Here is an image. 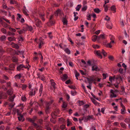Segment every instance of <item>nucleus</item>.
I'll use <instances>...</instances> for the list:
<instances>
[{
  "mask_svg": "<svg viewBox=\"0 0 130 130\" xmlns=\"http://www.w3.org/2000/svg\"><path fill=\"white\" fill-rule=\"evenodd\" d=\"M91 14H88L87 15V20H91Z\"/></svg>",
  "mask_w": 130,
  "mask_h": 130,
  "instance_id": "39",
  "label": "nucleus"
},
{
  "mask_svg": "<svg viewBox=\"0 0 130 130\" xmlns=\"http://www.w3.org/2000/svg\"><path fill=\"white\" fill-rule=\"evenodd\" d=\"M6 37L5 36H2L1 38V40L2 41H4L6 39Z\"/></svg>",
  "mask_w": 130,
  "mask_h": 130,
  "instance_id": "52",
  "label": "nucleus"
},
{
  "mask_svg": "<svg viewBox=\"0 0 130 130\" xmlns=\"http://www.w3.org/2000/svg\"><path fill=\"white\" fill-rule=\"evenodd\" d=\"M35 22L36 25L38 27L40 26L41 24V22L37 18H35Z\"/></svg>",
  "mask_w": 130,
  "mask_h": 130,
  "instance_id": "1",
  "label": "nucleus"
},
{
  "mask_svg": "<svg viewBox=\"0 0 130 130\" xmlns=\"http://www.w3.org/2000/svg\"><path fill=\"white\" fill-rule=\"evenodd\" d=\"M21 77V75L20 74L16 75L15 76V78L17 79H19Z\"/></svg>",
  "mask_w": 130,
  "mask_h": 130,
  "instance_id": "25",
  "label": "nucleus"
},
{
  "mask_svg": "<svg viewBox=\"0 0 130 130\" xmlns=\"http://www.w3.org/2000/svg\"><path fill=\"white\" fill-rule=\"evenodd\" d=\"M65 52L68 54H70V51L68 48H66L64 50Z\"/></svg>",
  "mask_w": 130,
  "mask_h": 130,
  "instance_id": "28",
  "label": "nucleus"
},
{
  "mask_svg": "<svg viewBox=\"0 0 130 130\" xmlns=\"http://www.w3.org/2000/svg\"><path fill=\"white\" fill-rule=\"evenodd\" d=\"M87 9V7L86 6H84L83 7L82 9V10L83 11H84L86 10Z\"/></svg>",
  "mask_w": 130,
  "mask_h": 130,
  "instance_id": "49",
  "label": "nucleus"
},
{
  "mask_svg": "<svg viewBox=\"0 0 130 130\" xmlns=\"http://www.w3.org/2000/svg\"><path fill=\"white\" fill-rule=\"evenodd\" d=\"M9 29L10 31H11L12 32H15L16 31V30L15 29L10 27H9Z\"/></svg>",
  "mask_w": 130,
  "mask_h": 130,
  "instance_id": "48",
  "label": "nucleus"
},
{
  "mask_svg": "<svg viewBox=\"0 0 130 130\" xmlns=\"http://www.w3.org/2000/svg\"><path fill=\"white\" fill-rule=\"evenodd\" d=\"M21 100L23 101H25L26 100V99L25 96L24 95L22 96L21 97Z\"/></svg>",
  "mask_w": 130,
  "mask_h": 130,
  "instance_id": "38",
  "label": "nucleus"
},
{
  "mask_svg": "<svg viewBox=\"0 0 130 130\" xmlns=\"http://www.w3.org/2000/svg\"><path fill=\"white\" fill-rule=\"evenodd\" d=\"M115 78V76H114L113 77L111 76H110L109 77V81L112 82V81L113 80H114Z\"/></svg>",
  "mask_w": 130,
  "mask_h": 130,
  "instance_id": "34",
  "label": "nucleus"
},
{
  "mask_svg": "<svg viewBox=\"0 0 130 130\" xmlns=\"http://www.w3.org/2000/svg\"><path fill=\"white\" fill-rule=\"evenodd\" d=\"M66 127L64 125H62L60 126V128L62 130H63Z\"/></svg>",
  "mask_w": 130,
  "mask_h": 130,
  "instance_id": "56",
  "label": "nucleus"
},
{
  "mask_svg": "<svg viewBox=\"0 0 130 130\" xmlns=\"http://www.w3.org/2000/svg\"><path fill=\"white\" fill-rule=\"evenodd\" d=\"M125 122L126 123L130 122V119L129 118L126 119L125 120Z\"/></svg>",
  "mask_w": 130,
  "mask_h": 130,
  "instance_id": "57",
  "label": "nucleus"
},
{
  "mask_svg": "<svg viewBox=\"0 0 130 130\" xmlns=\"http://www.w3.org/2000/svg\"><path fill=\"white\" fill-rule=\"evenodd\" d=\"M27 28V30L30 31H32L33 29V28L31 26H28Z\"/></svg>",
  "mask_w": 130,
  "mask_h": 130,
  "instance_id": "30",
  "label": "nucleus"
},
{
  "mask_svg": "<svg viewBox=\"0 0 130 130\" xmlns=\"http://www.w3.org/2000/svg\"><path fill=\"white\" fill-rule=\"evenodd\" d=\"M120 125L123 128H125L126 127V124L123 123L121 122L120 123Z\"/></svg>",
  "mask_w": 130,
  "mask_h": 130,
  "instance_id": "41",
  "label": "nucleus"
},
{
  "mask_svg": "<svg viewBox=\"0 0 130 130\" xmlns=\"http://www.w3.org/2000/svg\"><path fill=\"white\" fill-rule=\"evenodd\" d=\"M27 87V86L26 85H22V89L23 90H25Z\"/></svg>",
  "mask_w": 130,
  "mask_h": 130,
  "instance_id": "37",
  "label": "nucleus"
},
{
  "mask_svg": "<svg viewBox=\"0 0 130 130\" xmlns=\"http://www.w3.org/2000/svg\"><path fill=\"white\" fill-rule=\"evenodd\" d=\"M0 23H2V24L3 25L4 24H5V26L7 27V25L6 24L5 22H3L2 19H0Z\"/></svg>",
  "mask_w": 130,
  "mask_h": 130,
  "instance_id": "40",
  "label": "nucleus"
},
{
  "mask_svg": "<svg viewBox=\"0 0 130 130\" xmlns=\"http://www.w3.org/2000/svg\"><path fill=\"white\" fill-rule=\"evenodd\" d=\"M106 36L104 34H103L100 35L99 36V40L100 39H106Z\"/></svg>",
  "mask_w": 130,
  "mask_h": 130,
  "instance_id": "10",
  "label": "nucleus"
},
{
  "mask_svg": "<svg viewBox=\"0 0 130 130\" xmlns=\"http://www.w3.org/2000/svg\"><path fill=\"white\" fill-rule=\"evenodd\" d=\"M40 17H41V18L42 20V21H44L45 19L43 17V16L44 15V14H40Z\"/></svg>",
  "mask_w": 130,
  "mask_h": 130,
  "instance_id": "58",
  "label": "nucleus"
},
{
  "mask_svg": "<svg viewBox=\"0 0 130 130\" xmlns=\"http://www.w3.org/2000/svg\"><path fill=\"white\" fill-rule=\"evenodd\" d=\"M108 58L110 60H112L113 59V57L111 56H109L108 57Z\"/></svg>",
  "mask_w": 130,
  "mask_h": 130,
  "instance_id": "63",
  "label": "nucleus"
},
{
  "mask_svg": "<svg viewBox=\"0 0 130 130\" xmlns=\"http://www.w3.org/2000/svg\"><path fill=\"white\" fill-rule=\"evenodd\" d=\"M35 90L32 89L29 92V94L31 96L34 95L35 94Z\"/></svg>",
  "mask_w": 130,
  "mask_h": 130,
  "instance_id": "19",
  "label": "nucleus"
},
{
  "mask_svg": "<svg viewBox=\"0 0 130 130\" xmlns=\"http://www.w3.org/2000/svg\"><path fill=\"white\" fill-rule=\"evenodd\" d=\"M13 92V90L12 88L9 89L7 91V93L9 95H11L12 94Z\"/></svg>",
  "mask_w": 130,
  "mask_h": 130,
  "instance_id": "13",
  "label": "nucleus"
},
{
  "mask_svg": "<svg viewBox=\"0 0 130 130\" xmlns=\"http://www.w3.org/2000/svg\"><path fill=\"white\" fill-rule=\"evenodd\" d=\"M62 22L63 24L64 25H66L67 24V21L65 18H63L62 20Z\"/></svg>",
  "mask_w": 130,
  "mask_h": 130,
  "instance_id": "42",
  "label": "nucleus"
},
{
  "mask_svg": "<svg viewBox=\"0 0 130 130\" xmlns=\"http://www.w3.org/2000/svg\"><path fill=\"white\" fill-rule=\"evenodd\" d=\"M96 39L99 40V36H97L96 35H93L92 37V40L93 41L95 42Z\"/></svg>",
  "mask_w": 130,
  "mask_h": 130,
  "instance_id": "11",
  "label": "nucleus"
},
{
  "mask_svg": "<svg viewBox=\"0 0 130 130\" xmlns=\"http://www.w3.org/2000/svg\"><path fill=\"white\" fill-rule=\"evenodd\" d=\"M59 121L61 122H65L64 120L62 118H59Z\"/></svg>",
  "mask_w": 130,
  "mask_h": 130,
  "instance_id": "46",
  "label": "nucleus"
},
{
  "mask_svg": "<svg viewBox=\"0 0 130 130\" xmlns=\"http://www.w3.org/2000/svg\"><path fill=\"white\" fill-rule=\"evenodd\" d=\"M125 110H126L125 109V107H124L122 108L121 109V113L122 114H124L125 113Z\"/></svg>",
  "mask_w": 130,
  "mask_h": 130,
  "instance_id": "35",
  "label": "nucleus"
},
{
  "mask_svg": "<svg viewBox=\"0 0 130 130\" xmlns=\"http://www.w3.org/2000/svg\"><path fill=\"white\" fill-rule=\"evenodd\" d=\"M15 38L12 37H8V40L9 41H12L15 40Z\"/></svg>",
  "mask_w": 130,
  "mask_h": 130,
  "instance_id": "20",
  "label": "nucleus"
},
{
  "mask_svg": "<svg viewBox=\"0 0 130 130\" xmlns=\"http://www.w3.org/2000/svg\"><path fill=\"white\" fill-rule=\"evenodd\" d=\"M111 9L112 11H113V13H115L116 12V8L115 6H112L111 7Z\"/></svg>",
  "mask_w": 130,
  "mask_h": 130,
  "instance_id": "24",
  "label": "nucleus"
},
{
  "mask_svg": "<svg viewBox=\"0 0 130 130\" xmlns=\"http://www.w3.org/2000/svg\"><path fill=\"white\" fill-rule=\"evenodd\" d=\"M55 16H61L62 14V12L59 9L57 10L55 13Z\"/></svg>",
  "mask_w": 130,
  "mask_h": 130,
  "instance_id": "3",
  "label": "nucleus"
},
{
  "mask_svg": "<svg viewBox=\"0 0 130 130\" xmlns=\"http://www.w3.org/2000/svg\"><path fill=\"white\" fill-rule=\"evenodd\" d=\"M2 32L4 34H5L6 33V30L4 28H2L1 29Z\"/></svg>",
  "mask_w": 130,
  "mask_h": 130,
  "instance_id": "53",
  "label": "nucleus"
},
{
  "mask_svg": "<svg viewBox=\"0 0 130 130\" xmlns=\"http://www.w3.org/2000/svg\"><path fill=\"white\" fill-rule=\"evenodd\" d=\"M23 13L26 15L28 16V14L27 13V12L26 11V8L25 6L24 7L23 10Z\"/></svg>",
  "mask_w": 130,
  "mask_h": 130,
  "instance_id": "23",
  "label": "nucleus"
},
{
  "mask_svg": "<svg viewBox=\"0 0 130 130\" xmlns=\"http://www.w3.org/2000/svg\"><path fill=\"white\" fill-rule=\"evenodd\" d=\"M81 6L80 5H78L75 8V9L76 10L79 11L81 7Z\"/></svg>",
  "mask_w": 130,
  "mask_h": 130,
  "instance_id": "33",
  "label": "nucleus"
},
{
  "mask_svg": "<svg viewBox=\"0 0 130 130\" xmlns=\"http://www.w3.org/2000/svg\"><path fill=\"white\" fill-rule=\"evenodd\" d=\"M109 37L110 40L111 41L114 40L115 39V38L114 37L111 35H109Z\"/></svg>",
  "mask_w": 130,
  "mask_h": 130,
  "instance_id": "43",
  "label": "nucleus"
},
{
  "mask_svg": "<svg viewBox=\"0 0 130 130\" xmlns=\"http://www.w3.org/2000/svg\"><path fill=\"white\" fill-rule=\"evenodd\" d=\"M40 104L41 105H43V104L44 102L43 100L42 99L40 100Z\"/></svg>",
  "mask_w": 130,
  "mask_h": 130,
  "instance_id": "61",
  "label": "nucleus"
},
{
  "mask_svg": "<svg viewBox=\"0 0 130 130\" xmlns=\"http://www.w3.org/2000/svg\"><path fill=\"white\" fill-rule=\"evenodd\" d=\"M15 97V96L14 94L12 95H10L8 98V100L12 102L14 101V98Z\"/></svg>",
  "mask_w": 130,
  "mask_h": 130,
  "instance_id": "6",
  "label": "nucleus"
},
{
  "mask_svg": "<svg viewBox=\"0 0 130 130\" xmlns=\"http://www.w3.org/2000/svg\"><path fill=\"white\" fill-rule=\"evenodd\" d=\"M92 70L93 71H99V70L97 66L93 65L92 67Z\"/></svg>",
  "mask_w": 130,
  "mask_h": 130,
  "instance_id": "9",
  "label": "nucleus"
},
{
  "mask_svg": "<svg viewBox=\"0 0 130 130\" xmlns=\"http://www.w3.org/2000/svg\"><path fill=\"white\" fill-rule=\"evenodd\" d=\"M67 126H69L70 125L72 124L71 122L70 121V119L68 118V119H67Z\"/></svg>",
  "mask_w": 130,
  "mask_h": 130,
  "instance_id": "27",
  "label": "nucleus"
},
{
  "mask_svg": "<svg viewBox=\"0 0 130 130\" xmlns=\"http://www.w3.org/2000/svg\"><path fill=\"white\" fill-rule=\"evenodd\" d=\"M91 100L92 102L95 105H99V103L96 101L93 98H91Z\"/></svg>",
  "mask_w": 130,
  "mask_h": 130,
  "instance_id": "15",
  "label": "nucleus"
},
{
  "mask_svg": "<svg viewBox=\"0 0 130 130\" xmlns=\"http://www.w3.org/2000/svg\"><path fill=\"white\" fill-rule=\"evenodd\" d=\"M78 102L79 104V106L83 105L84 104V103L83 101H79Z\"/></svg>",
  "mask_w": 130,
  "mask_h": 130,
  "instance_id": "45",
  "label": "nucleus"
},
{
  "mask_svg": "<svg viewBox=\"0 0 130 130\" xmlns=\"http://www.w3.org/2000/svg\"><path fill=\"white\" fill-rule=\"evenodd\" d=\"M101 53L103 54L104 56H106L107 55V53L103 49L102 50Z\"/></svg>",
  "mask_w": 130,
  "mask_h": 130,
  "instance_id": "36",
  "label": "nucleus"
},
{
  "mask_svg": "<svg viewBox=\"0 0 130 130\" xmlns=\"http://www.w3.org/2000/svg\"><path fill=\"white\" fill-rule=\"evenodd\" d=\"M23 30H22L19 31L18 30L17 31L19 34H21L23 33Z\"/></svg>",
  "mask_w": 130,
  "mask_h": 130,
  "instance_id": "62",
  "label": "nucleus"
},
{
  "mask_svg": "<svg viewBox=\"0 0 130 130\" xmlns=\"http://www.w3.org/2000/svg\"><path fill=\"white\" fill-rule=\"evenodd\" d=\"M12 46L13 47L15 48H19V46L17 44H13L12 45Z\"/></svg>",
  "mask_w": 130,
  "mask_h": 130,
  "instance_id": "44",
  "label": "nucleus"
},
{
  "mask_svg": "<svg viewBox=\"0 0 130 130\" xmlns=\"http://www.w3.org/2000/svg\"><path fill=\"white\" fill-rule=\"evenodd\" d=\"M114 43V40L111 41L109 43L106 44V46L107 47L111 48L112 46V43Z\"/></svg>",
  "mask_w": 130,
  "mask_h": 130,
  "instance_id": "7",
  "label": "nucleus"
},
{
  "mask_svg": "<svg viewBox=\"0 0 130 130\" xmlns=\"http://www.w3.org/2000/svg\"><path fill=\"white\" fill-rule=\"evenodd\" d=\"M29 68L27 66L25 67L23 64H21L19 65L17 67V69L18 71H20L23 68Z\"/></svg>",
  "mask_w": 130,
  "mask_h": 130,
  "instance_id": "2",
  "label": "nucleus"
},
{
  "mask_svg": "<svg viewBox=\"0 0 130 130\" xmlns=\"http://www.w3.org/2000/svg\"><path fill=\"white\" fill-rule=\"evenodd\" d=\"M104 8L105 11V12H106L108 10V6L107 5H104Z\"/></svg>",
  "mask_w": 130,
  "mask_h": 130,
  "instance_id": "54",
  "label": "nucleus"
},
{
  "mask_svg": "<svg viewBox=\"0 0 130 130\" xmlns=\"http://www.w3.org/2000/svg\"><path fill=\"white\" fill-rule=\"evenodd\" d=\"M16 54L17 55H23L24 53V51H21L19 50H18L16 52Z\"/></svg>",
  "mask_w": 130,
  "mask_h": 130,
  "instance_id": "22",
  "label": "nucleus"
},
{
  "mask_svg": "<svg viewBox=\"0 0 130 130\" xmlns=\"http://www.w3.org/2000/svg\"><path fill=\"white\" fill-rule=\"evenodd\" d=\"M101 53V52L100 51H96L95 52V54H96L100 58L102 59V57Z\"/></svg>",
  "mask_w": 130,
  "mask_h": 130,
  "instance_id": "8",
  "label": "nucleus"
},
{
  "mask_svg": "<svg viewBox=\"0 0 130 130\" xmlns=\"http://www.w3.org/2000/svg\"><path fill=\"white\" fill-rule=\"evenodd\" d=\"M106 27L108 29H111L112 27V24L111 22H107L106 24Z\"/></svg>",
  "mask_w": 130,
  "mask_h": 130,
  "instance_id": "5",
  "label": "nucleus"
},
{
  "mask_svg": "<svg viewBox=\"0 0 130 130\" xmlns=\"http://www.w3.org/2000/svg\"><path fill=\"white\" fill-rule=\"evenodd\" d=\"M114 91L112 89H111L110 90V92L111 93L110 95V97L111 98H115L117 97L116 95L114 93Z\"/></svg>",
  "mask_w": 130,
  "mask_h": 130,
  "instance_id": "4",
  "label": "nucleus"
},
{
  "mask_svg": "<svg viewBox=\"0 0 130 130\" xmlns=\"http://www.w3.org/2000/svg\"><path fill=\"white\" fill-rule=\"evenodd\" d=\"M123 69L120 68L119 69V72L120 74H122L123 72Z\"/></svg>",
  "mask_w": 130,
  "mask_h": 130,
  "instance_id": "60",
  "label": "nucleus"
},
{
  "mask_svg": "<svg viewBox=\"0 0 130 130\" xmlns=\"http://www.w3.org/2000/svg\"><path fill=\"white\" fill-rule=\"evenodd\" d=\"M94 11L95 12L98 13L101 11V10L99 8H95L94 9Z\"/></svg>",
  "mask_w": 130,
  "mask_h": 130,
  "instance_id": "29",
  "label": "nucleus"
},
{
  "mask_svg": "<svg viewBox=\"0 0 130 130\" xmlns=\"http://www.w3.org/2000/svg\"><path fill=\"white\" fill-rule=\"evenodd\" d=\"M120 24L123 27L124 26V23L123 20H122L121 21Z\"/></svg>",
  "mask_w": 130,
  "mask_h": 130,
  "instance_id": "59",
  "label": "nucleus"
},
{
  "mask_svg": "<svg viewBox=\"0 0 130 130\" xmlns=\"http://www.w3.org/2000/svg\"><path fill=\"white\" fill-rule=\"evenodd\" d=\"M16 54L17 55H23L24 53V51H21L19 50H18L16 52Z\"/></svg>",
  "mask_w": 130,
  "mask_h": 130,
  "instance_id": "21",
  "label": "nucleus"
},
{
  "mask_svg": "<svg viewBox=\"0 0 130 130\" xmlns=\"http://www.w3.org/2000/svg\"><path fill=\"white\" fill-rule=\"evenodd\" d=\"M110 18L107 15H106V17L105 18V20L107 21H108L110 20Z\"/></svg>",
  "mask_w": 130,
  "mask_h": 130,
  "instance_id": "64",
  "label": "nucleus"
},
{
  "mask_svg": "<svg viewBox=\"0 0 130 130\" xmlns=\"http://www.w3.org/2000/svg\"><path fill=\"white\" fill-rule=\"evenodd\" d=\"M68 78L67 75L64 74L63 75V77H61V79L62 81H65L67 80Z\"/></svg>",
  "mask_w": 130,
  "mask_h": 130,
  "instance_id": "16",
  "label": "nucleus"
},
{
  "mask_svg": "<svg viewBox=\"0 0 130 130\" xmlns=\"http://www.w3.org/2000/svg\"><path fill=\"white\" fill-rule=\"evenodd\" d=\"M28 120L32 123H34L35 120V119H32L30 118H28L27 119Z\"/></svg>",
  "mask_w": 130,
  "mask_h": 130,
  "instance_id": "31",
  "label": "nucleus"
},
{
  "mask_svg": "<svg viewBox=\"0 0 130 130\" xmlns=\"http://www.w3.org/2000/svg\"><path fill=\"white\" fill-rule=\"evenodd\" d=\"M39 78L44 82H46L45 78L43 75H42Z\"/></svg>",
  "mask_w": 130,
  "mask_h": 130,
  "instance_id": "26",
  "label": "nucleus"
},
{
  "mask_svg": "<svg viewBox=\"0 0 130 130\" xmlns=\"http://www.w3.org/2000/svg\"><path fill=\"white\" fill-rule=\"evenodd\" d=\"M12 60L14 62H17L18 60V58L15 57H13L12 58Z\"/></svg>",
  "mask_w": 130,
  "mask_h": 130,
  "instance_id": "32",
  "label": "nucleus"
},
{
  "mask_svg": "<svg viewBox=\"0 0 130 130\" xmlns=\"http://www.w3.org/2000/svg\"><path fill=\"white\" fill-rule=\"evenodd\" d=\"M19 115L20 116L18 117L19 120L20 121H23L24 120V119L23 116L21 114H19Z\"/></svg>",
  "mask_w": 130,
  "mask_h": 130,
  "instance_id": "12",
  "label": "nucleus"
},
{
  "mask_svg": "<svg viewBox=\"0 0 130 130\" xmlns=\"http://www.w3.org/2000/svg\"><path fill=\"white\" fill-rule=\"evenodd\" d=\"M43 86L42 84H41L40 85V88L39 89V92L40 93V96H41L43 90Z\"/></svg>",
  "mask_w": 130,
  "mask_h": 130,
  "instance_id": "17",
  "label": "nucleus"
},
{
  "mask_svg": "<svg viewBox=\"0 0 130 130\" xmlns=\"http://www.w3.org/2000/svg\"><path fill=\"white\" fill-rule=\"evenodd\" d=\"M92 46L94 48H99V46L98 45H92Z\"/></svg>",
  "mask_w": 130,
  "mask_h": 130,
  "instance_id": "47",
  "label": "nucleus"
},
{
  "mask_svg": "<svg viewBox=\"0 0 130 130\" xmlns=\"http://www.w3.org/2000/svg\"><path fill=\"white\" fill-rule=\"evenodd\" d=\"M43 44V42L42 41H41L40 43L39 44V48H41V47L42 46Z\"/></svg>",
  "mask_w": 130,
  "mask_h": 130,
  "instance_id": "50",
  "label": "nucleus"
},
{
  "mask_svg": "<svg viewBox=\"0 0 130 130\" xmlns=\"http://www.w3.org/2000/svg\"><path fill=\"white\" fill-rule=\"evenodd\" d=\"M49 109V107L48 106H46L45 108V111L46 113L48 112V110Z\"/></svg>",
  "mask_w": 130,
  "mask_h": 130,
  "instance_id": "55",
  "label": "nucleus"
},
{
  "mask_svg": "<svg viewBox=\"0 0 130 130\" xmlns=\"http://www.w3.org/2000/svg\"><path fill=\"white\" fill-rule=\"evenodd\" d=\"M8 35L9 36H11L12 35H14L15 34L13 32H11L10 31H8Z\"/></svg>",
  "mask_w": 130,
  "mask_h": 130,
  "instance_id": "51",
  "label": "nucleus"
},
{
  "mask_svg": "<svg viewBox=\"0 0 130 130\" xmlns=\"http://www.w3.org/2000/svg\"><path fill=\"white\" fill-rule=\"evenodd\" d=\"M67 106V104L65 102H63L62 106V109L64 110L66 109V108Z\"/></svg>",
  "mask_w": 130,
  "mask_h": 130,
  "instance_id": "18",
  "label": "nucleus"
},
{
  "mask_svg": "<svg viewBox=\"0 0 130 130\" xmlns=\"http://www.w3.org/2000/svg\"><path fill=\"white\" fill-rule=\"evenodd\" d=\"M74 14V20L75 21H76L78 18V17L77 15L78 14V13L77 12H73Z\"/></svg>",
  "mask_w": 130,
  "mask_h": 130,
  "instance_id": "14",
  "label": "nucleus"
}]
</instances>
